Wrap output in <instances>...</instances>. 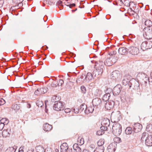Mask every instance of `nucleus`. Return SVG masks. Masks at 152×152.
Wrapping results in <instances>:
<instances>
[{
	"label": "nucleus",
	"instance_id": "9b49d317",
	"mask_svg": "<svg viewBox=\"0 0 152 152\" xmlns=\"http://www.w3.org/2000/svg\"><path fill=\"white\" fill-rule=\"evenodd\" d=\"M121 86L120 85H117L113 88L112 91L113 94L115 96L119 95L121 91Z\"/></svg>",
	"mask_w": 152,
	"mask_h": 152
},
{
	"label": "nucleus",
	"instance_id": "79ce46f5",
	"mask_svg": "<svg viewBox=\"0 0 152 152\" xmlns=\"http://www.w3.org/2000/svg\"><path fill=\"white\" fill-rule=\"evenodd\" d=\"M78 141L79 142L80 144V146L83 144L84 143V140L83 138H79L78 139Z\"/></svg>",
	"mask_w": 152,
	"mask_h": 152
},
{
	"label": "nucleus",
	"instance_id": "a878e982",
	"mask_svg": "<svg viewBox=\"0 0 152 152\" xmlns=\"http://www.w3.org/2000/svg\"><path fill=\"white\" fill-rule=\"evenodd\" d=\"M120 1L125 6H128L131 5L132 4H134L133 1H129V0H120Z\"/></svg>",
	"mask_w": 152,
	"mask_h": 152
},
{
	"label": "nucleus",
	"instance_id": "473e14b6",
	"mask_svg": "<svg viewBox=\"0 0 152 152\" xmlns=\"http://www.w3.org/2000/svg\"><path fill=\"white\" fill-rule=\"evenodd\" d=\"M104 149L103 147H99L96 148L94 150V152H103Z\"/></svg>",
	"mask_w": 152,
	"mask_h": 152
},
{
	"label": "nucleus",
	"instance_id": "1a4fd4ad",
	"mask_svg": "<svg viewBox=\"0 0 152 152\" xmlns=\"http://www.w3.org/2000/svg\"><path fill=\"white\" fill-rule=\"evenodd\" d=\"M127 50L128 52L132 55H137L139 53V48L135 47H129L127 48Z\"/></svg>",
	"mask_w": 152,
	"mask_h": 152
},
{
	"label": "nucleus",
	"instance_id": "dca6fc26",
	"mask_svg": "<svg viewBox=\"0 0 152 152\" xmlns=\"http://www.w3.org/2000/svg\"><path fill=\"white\" fill-rule=\"evenodd\" d=\"M11 133V129L8 128L6 130H4L2 133V136L3 137H9Z\"/></svg>",
	"mask_w": 152,
	"mask_h": 152
},
{
	"label": "nucleus",
	"instance_id": "412c9836",
	"mask_svg": "<svg viewBox=\"0 0 152 152\" xmlns=\"http://www.w3.org/2000/svg\"><path fill=\"white\" fill-rule=\"evenodd\" d=\"M68 148L67 143H63L60 146L61 152H66Z\"/></svg>",
	"mask_w": 152,
	"mask_h": 152
},
{
	"label": "nucleus",
	"instance_id": "774afa93",
	"mask_svg": "<svg viewBox=\"0 0 152 152\" xmlns=\"http://www.w3.org/2000/svg\"><path fill=\"white\" fill-rule=\"evenodd\" d=\"M33 150L32 149L28 150L27 152H33Z\"/></svg>",
	"mask_w": 152,
	"mask_h": 152
},
{
	"label": "nucleus",
	"instance_id": "7c9ffc66",
	"mask_svg": "<svg viewBox=\"0 0 152 152\" xmlns=\"http://www.w3.org/2000/svg\"><path fill=\"white\" fill-rule=\"evenodd\" d=\"M132 131H133V129L132 130V128L131 127H128L125 130V132L126 134H131Z\"/></svg>",
	"mask_w": 152,
	"mask_h": 152
},
{
	"label": "nucleus",
	"instance_id": "cd10ccee",
	"mask_svg": "<svg viewBox=\"0 0 152 152\" xmlns=\"http://www.w3.org/2000/svg\"><path fill=\"white\" fill-rule=\"evenodd\" d=\"M37 152H45V147H43L42 146L39 145L36 147Z\"/></svg>",
	"mask_w": 152,
	"mask_h": 152
},
{
	"label": "nucleus",
	"instance_id": "5fc2aeb1",
	"mask_svg": "<svg viewBox=\"0 0 152 152\" xmlns=\"http://www.w3.org/2000/svg\"><path fill=\"white\" fill-rule=\"evenodd\" d=\"M116 53V51H112L111 52H109V54L110 56H113L115 55Z\"/></svg>",
	"mask_w": 152,
	"mask_h": 152
},
{
	"label": "nucleus",
	"instance_id": "4468645a",
	"mask_svg": "<svg viewBox=\"0 0 152 152\" xmlns=\"http://www.w3.org/2000/svg\"><path fill=\"white\" fill-rule=\"evenodd\" d=\"M47 91L46 89L45 88H38L35 91L34 93L35 95L39 96L46 92Z\"/></svg>",
	"mask_w": 152,
	"mask_h": 152
},
{
	"label": "nucleus",
	"instance_id": "2f4dec72",
	"mask_svg": "<svg viewBox=\"0 0 152 152\" xmlns=\"http://www.w3.org/2000/svg\"><path fill=\"white\" fill-rule=\"evenodd\" d=\"M145 25L147 26L146 27H151L152 26V22L149 20H147L145 21Z\"/></svg>",
	"mask_w": 152,
	"mask_h": 152
},
{
	"label": "nucleus",
	"instance_id": "c85d7f7f",
	"mask_svg": "<svg viewBox=\"0 0 152 152\" xmlns=\"http://www.w3.org/2000/svg\"><path fill=\"white\" fill-rule=\"evenodd\" d=\"M17 147L15 146L13 147H10L7 149L6 152H15Z\"/></svg>",
	"mask_w": 152,
	"mask_h": 152
},
{
	"label": "nucleus",
	"instance_id": "c9c22d12",
	"mask_svg": "<svg viewBox=\"0 0 152 152\" xmlns=\"http://www.w3.org/2000/svg\"><path fill=\"white\" fill-rule=\"evenodd\" d=\"M104 139H101L98 141L97 142V144L98 146H101L104 144Z\"/></svg>",
	"mask_w": 152,
	"mask_h": 152
},
{
	"label": "nucleus",
	"instance_id": "5701e85b",
	"mask_svg": "<svg viewBox=\"0 0 152 152\" xmlns=\"http://www.w3.org/2000/svg\"><path fill=\"white\" fill-rule=\"evenodd\" d=\"M102 73V72L101 70L99 71L96 69L95 70L93 71V75L95 77L98 78L101 76Z\"/></svg>",
	"mask_w": 152,
	"mask_h": 152
},
{
	"label": "nucleus",
	"instance_id": "864d4df0",
	"mask_svg": "<svg viewBox=\"0 0 152 152\" xmlns=\"http://www.w3.org/2000/svg\"><path fill=\"white\" fill-rule=\"evenodd\" d=\"M80 111V109H79L78 108H74L73 110V111L74 112L76 113H78Z\"/></svg>",
	"mask_w": 152,
	"mask_h": 152
},
{
	"label": "nucleus",
	"instance_id": "f3484780",
	"mask_svg": "<svg viewBox=\"0 0 152 152\" xmlns=\"http://www.w3.org/2000/svg\"><path fill=\"white\" fill-rule=\"evenodd\" d=\"M130 76L129 75L125 76L124 77V79L122 80V83L124 85L126 86L128 84L129 86V84L130 83Z\"/></svg>",
	"mask_w": 152,
	"mask_h": 152
},
{
	"label": "nucleus",
	"instance_id": "49530a36",
	"mask_svg": "<svg viewBox=\"0 0 152 152\" xmlns=\"http://www.w3.org/2000/svg\"><path fill=\"white\" fill-rule=\"evenodd\" d=\"M57 85L58 86H61L64 83L63 80L60 79L58 82H57Z\"/></svg>",
	"mask_w": 152,
	"mask_h": 152
},
{
	"label": "nucleus",
	"instance_id": "4be33fe9",
	"mask_svg": "<svg viewBox=\"0 0 152 152\" xmlns=\"http://www.w3.org/2000/svg\"><path fill=\"white\" fill-rule=\"evenodd\" d=\"M52 128V125L49 124L48 123L45 124L43 126V130L46 132L50 131Z\"/></svg>",
	"mask_w": 152,
	"mask_h": 152
},
{
	"label": "nucleus",
	"instance_id": "c756f323",
	"mask_svg": "<svg viewBox=\"0 0 152 152\" xmlns=\"http://www.w3.org/2000/svg\"><path fill=\"white\" fill-rule=\"evenodd\" d=\"M141 49L143 51H145L146 50L148 49L146 47V41L142 43L141 45Z\"/></svg>",
	"mask_w": 152,
	"mask_h": 152
},
{
	"label": "nucleus",
	"instance_id": "9d476101",
	"mask_svg": "<svg viewBox=\"0 0 152 152\" xmlns=\"http://www.w3.org/2000/svg\"><path fill=\"white\" fill-rule=\"evenodd\" d=\"M64 108L63 104L61 102H57L53 106L54 110L56 111H61L64 110Z\"/></svg>",
	"mask_w": 152,
	"mask_h": 152
},
{
	"label": "nucleus",
	"instance_id": "b1692460",
	"mask_svg": "<svg viewBox=\"0 0 152 152\" xmlns=\"http://www.w3.org/2000/svg\"><path fill=\"white\" fill-rule=\"evenodd\" d=\"M94 110V108L93 107H89L86 108L84 112L86 114H88L90 113L93 112Z\"/></svg>",
	"mask_w": 152,
	"mask_h": 152
},
{
	"label": "nucleus",
	"instance_id": "8fccbe9b",
	"mask_svg": "<svg viewBox=\"0 0 152 152\" xmlns=\"http://www.w3.org/2000/svg\"><path fill=\"white\" fill-rule=\"evenodd\" d=\"M99 69H96L98 71H102V72H103V68H104V66H100V67H99Z\"/></svg>",
	"mask_w": 152,
	"mask_h": 152
},
{
	"label": "nucleus",
	"instance_id": "ddd939ff",
	"mask_svg": "<svg viewBox=\"0 0 152 152\" xmlns=\"http://www.w3.org/2000/svg\"><path fill=\"white\" fill-rule=\"evenodd\" d=\"M117 147L116 143L114 142L110 144L107 147V150L109 152H114Z\"/></svg>",
	"mask_w": 152,
	"mask_h": 152
},
{
	"label": "nucleus",
	"instance_id": "37998d69",
	"mask_svg": "<svg viewBox=\"0 0 152 152\" xmlns=\"http://www.w3.org/2000/svg\"><path fill=\"white\" fill-rule=\"evenodd\" d=\"M23 0H12L13 2L16 4H21Z\"/></svg>",
	"mask_w": 152,
	"mask_h": 152
},
{
	"label": "nucleus",
	"instance_id": "3c124183",
	"mask_svg": "<svg viewBox=\"0 0 152 152\" xmlns=\"http://www.w3.org/2000/svg\"><path fill=\"white\" fill-rule=\"evenodd\" d=\"M5 103V101L3 99H0V106L4 104Z\"/></svg>",
	"mask_w": 152,
	"mask_h": 152
},
{
	"label": "nucleus",
	"instance_id": "c03bdc74",
	"mask_svg": "<svg viewBox=\"0 0 152 152\" xmlns=\"http://www.w3.org/2000/svg\"><path fill=\"white\" fill-rule=\"evenodd\" d=\"M12 108L15 110H18L19 108V106L17 104H15L13 105Z\"/></svg>",
	"mask_w": 152,
	"mask_h": 152
},
{
	"label": "nucleus",
	"instance_id": "a18cd8bd",
	"mask_svg": "<svg viewBox=\"0 0 152 152\" xmlns=\"http://www.w3.org/2000/svg\"><path fill=\"white\" fill-rule=\"evenodd\" d=\"M114 140L116 143H119L121 141V139L119 137H116L114 138Z\"/></svg>",
	"mask_w": 152,
	"mask_h": 152
},
{
	"label": "nucleus",
	"instance_id": "0eeeda50",
	"mask_svg": "<svg viewBox=\"0 0 152 152\" xmlns=\"http://www.w3.org/2000/svg\"><path fill=\"white\" fill-rule=\"evenodd\" d=\"M91 62L93 63H95L94 67L95 69H99V67H100L101 66H104V62L100 60L99 58L96 56H95L94 60L92 61Z\"/></svg>",
	"mask_w": 152,
	"mask_h": 152
},
{
	"label": "nucleus",
	"instance_id": "aec40b11",
	"mask_svg": "<svg viewBox=\"0 0 152 152\" xmlns=\"http://www.w3.org/2000/svg\"><path fill=\"white\" fill-rule=\"evenodd\" d=\"M101 100L100 98H95L92 101L93 105V106H98L101 104Z\"/></svg>",
	"mask_w": 152,
	"mask_h": 152
},
{
	"label": "nucleus",
	"instance_id": "f8f14e48",
	"mask_svg": "<svg viewBox=\"0 0 152 152\" xmlns=\"http://www.w3.org/2000/svg\"><path fill=\"white\" fill-rule=\"evenodd\" d=\"M142 128V125L138 123L134 124L133 126V130L135 132H137L141 131Z\"/></svg>",
	"mask_w": 152,
	"mask_h": 152
},
{
	"label": "nucleus",
	"instance_id": "a19ab883",
	"mask_svg": "<svg viewBox=\"0 0 152 152\" xmlns=\"http://www.w3.org/2000/svg\"><path fill=\"white\" fill-rule=\"evenodd\" d=\"M105 130H99L98 131L96 132V134L98 135H101L104 133V131Z\"/></svg>",
	"mask_w": 152,
	"mask_h": 152
},
{
	"label": "nucleus",
	"instance_id": "7ed1b4c3",
	"mask_svg": "<svg viewBox=\"0 0 152 152\" xmlns=\"http://www.w3.org/2000/svg\"><path fill=\"white\" fill-rule=\"evenodd\" d=\"M94 75L91 73L88 72L87 73L86 76L84 80H81L83 78V77L82 76L78 78L77 80V82H78L79 81H80L79 82L80 83H81L82 82H89L91 81L94 78Z\"/></svg>",
	"mask_w": 152,
	"mask_h": 152
},
{
	"label": "nucleus",
	"instance_id": "09e8293b",
	"mask_svg": "<svg viewBox=\"0 0 152 152\" xmlns=\"http://www.w3.org/2000/svg\"><path fill=\"white\" fill-rule=\"evenodd\" d=\"M96 92L97 93L96 95L98 96H99L102 94V91L99 90H96Z\"/></svg>",
	"mask_w": 152,
	"mask_h": 152
},
{
	"label": "nucleus",
	"instance_id": "20e7f679",
	"mask_svg": "<svg viewBox=\"0 0 152 152\" xmlns=\"http://www.w3.org/2000/svg\"><path fill=\"white\" fill-rule=\"evenodd\" d=\"M143 36L148 39L152 38V28L145 27L143 30Z\"/></svg>",
	"mask_w": 152,
	"mask_h": 152
},
{
	"label": "nucleus",
	"instance_id": "bb28decb",
	"mask_svg": "<svg viewBox=\"0 0 152 152\" xmlns=\"http://www.w3.org/2000/svg\"><path fill=\"white\" fill-rule=\"evenodd\" d=\"M104 64L108 66H111L113 64L110 57L107 58L104 63Z\"/></svg>",
	"mask_w": 152,
	"mask_h": 152
},
{
	"label": "nucleus",
	"instance_id": "f257e3e1",
	"mask_svg": "<svg viewBox=\"0 0 152 152\" xmlns=\"http://www.w3.org/2000/svg\"><path fill=\"white\" fill-rule=\"evenodd\" d=\"M141 140L142 142L145 141V145L148 146H152V136L149 135L146 132H144L142 134Z\"/></svg>",
	"mask_w": 152,
	"mask_h": 152
},
{
	"label": "nucleus",
	"instance_id": "39448f33",
	"mask_svg": "<svg viewBox=\"0 0 152 152\" xmlns=\"http://www.w3.org/2000/svg\"><path fill=\"white\" fill-rule=\"evenodd\" d=\"M110 124V120L107 118H104L101 122L102 126L100 127V129L103 130H107L108 127Z\"/></svg>",
	"mask_w": 152,
	"mask_h": 152
},
{
	"label": "nucleus",
	"instance_id": "4d7b16f0",
	"mask_svg": "<svg viewBox=\"0 0 152 152\" xmlns=\"http://www.w3.org/2000/svg\"><path fill=\"white\" fill-rule=\"evenodd\" d=\"M149 82H152V72L151 73V76L149 78L147 77Z\"/></svg>",
	"mask_w": 152,
	"mask_h": 152
},
{
	"label": "nucleus",
	"instance_id": "423d86ee",
	"mask_svg": "<svg viewBox=\"0 0 152 152\" xmlns=\"http://www.w3.org/2000/svg\"><path fill=\"white\" fill-rule=\"evenodd\" d=\"M129 88L131 87L135 90H138L140 88V84L139 82L135 79H133L130 80L129 84Z\"/></svg>",
	"mask_w": 152,
	"mask_h": 152
},
{
	"label": "nucleus",
	"instance_id": "6ab92c4d",
	"mask_svg": "<svg viewBox=\"0 0 152 152\" xmlns=\"http://www.w3.org/2000/svg\"><path fill=\"white\" fill-rule=\"evenodd\" d=\"M114 105V102L113 101L107 102L105 104V108L107 110H110L112 108Z\"/></svg>",
	"mask_w": 152,
	"mask_h": 152
},
{
	"label": "nucleus",
	"instance_id": "a211bd4d",
	"mask_svg": "<svg viewBox=\"0 0 152 152\" xmlns=\"http://www.w3.org/2000/svg\"><path fill=\"white\" fill-rule=\"evenodd\" d=\"M118 52L121 55H124L127 53L128 51L127 48L126 47H122L119 49Z\"/></svg>",
	"mask_w": 152,
	"mask_h": 152
},
{
	"label": "nucleus",
	"instance_id": "ea45409f",
	"mask_svg": "<svg viewBox=\"0 0 152 152\" xmlns=\"http://www.w3.org/2000/svg\"><path fill=\"white\" fill-rule=\"evenodd\" d=\"M86 105L84 104H82L80 107V110L81 112L83 111L85 109H86Z\"/></svg>",
	"mask_w": 152,
	"mask_h": 152
},
{
	"label": "nucleus",
	"instance_id": "338daca9",
	"mask_svg": "<svg viewBox=\"0 0 152 152\" xmlns=\"http://www.w3.org/2000/svg\"><path fill=\"white\" fill-rule=\"evenodd\" d=\"M82 152H90L87 149H84L83 150Z\"/></svg>",
	"mask_w": 152,
	"mask_h": 152
},
{
	"label": "nucleus",
	"instance_id": "052dcab7",
	"mask_svg": "<svg viewBox=\"0 0 152 152\" xmlns=\"http://www.w3.org/2000/svg\"><path fill=\"white\" fill-rule=\"evenodd\" d=\"M71 110L69 108H66L64 110V111L66 113H68L71 112Z\"/></svg>",
	"mask_w": 152,
	"mask_h": 152
},
{
	"label": "nucleus",
	"instance_id": "f03ea898",
	"mask_svg": "<svg viewBox=\"0 0 152 152\" xmlns=\"http://www.w3.org/2000/svg\"><path fill=\"white\" fill-rule=\"evenodd\" d=\"M112 132L115 136H119L122 132L121 125L118 123L114 124L112 127Z\"/></svg>",
	"mask_w": 152,
	"mask_h": 152
},
{
	"label": "nucleus",
	"instance_id": "6e6d98bb",
	"mask_svg": "<svg viewBox=\"0 0 152 152\" xmlns=\"http://www.w3.org/2000/svg\"><path fill=\"white\" fill-rule=\"evenodd\" d=\"M3 142L2 140H0V149L3 148Z\"/></svg>",
	"mask_w": 152,
	"mask_h": 152
},
{
	"label": "nucleus",
	"instance_id": "72a5a7b5",
	"mask_svg": "<svg viewBox=\"0 0 152 152\" xmlns=\"http://www.w3.org/2000/svg\"><path fill=\"white\" fill-rule=\"evenodd\" d=\"M0 122L7 125L9 123V121L7 118H3L0 120Z\"/></svg>",
	"mask_w": 152,
	"mask_h": 152
},
{
	"label": "nucleus",
	"instance_id": "f704fd0d",
	"mask_svg": "<svg viewBox=\"0 0 152 152\" xmlns=\"http://www.w3.org/2000/svg\"><path fill=\"white\" fill-rule=\"evenodd\" d=\"M146 47L148 49H150L152 48V42L151 41H146Z\"/></svg>",
	"mask_w": 152,
	"mask_h": 152
},
{
	"label": "nucleus",
	"instance_id": "69168bd1",
	"mask_svg": "<svg viewBox=\"0 0 152 152\" xmlns=\"http://www.w3.org/2000/svg\"><path fill=\"white\" fill-rule=\"evenodd\" d=\"M62 3V1H61L59 0L57 3V5H61Z\"/></svg>",
	"mask_w": 152,
	"mask_h": 152
},
{
	"label": "nucleus",
	"instance_id": "4c0bfd02",
	"mask_svg": "<svg viewBox=\"0 0 152 152\" xmlns=\"http://www.w3.org/2000/svg\"><path fill=\"white\" fill-rule=\"evenodd\" d=\"M146 76V75L144 73H139L137 75V77H140V79H142L143 80V77H145V78H147Z\"/></svg>",
	"mask_w": 152,
	"mask_h": 152
},
{
	"label": "nucleus",
	"instance_id": "13d9d810",
	"mask_svg": "<svg viewBox=\"0 0 152 152\" xmlns=\"http://www.w3.org/2000/svg\"><path fill=\"white\" fill-rule=\"evenodd\" d=\"M5 124H3L1 123H0V130H2Z\"/></svg>",
	"mask_w": 152,
	"mask_h": 152
},
{
	"label": "nucleus",
	"instance_id": "58836bf2",
	"mask_svg": "<svg viewBox=\"0 0 152 152\" xmlns=\"http://www.w3.org/2000/svg\"><path fill=\"white\" fill-rule=\"evenodd\" d=\"M37 105L39 107H41L43 105H44L43 102L40 100H37L36 102Z\"/></svg>",
	"mask_w": 152,
	"mask_h": 152
},
{
	"label": "nucleus",
	"instance_id": "2eb2a0df",
	"mask_svg": "<svg viewBox=\"0 0 152 152\" xmlns=\"http://www.w3.org/2000/svg\"><path fill=\"white\" fill-rule=\"evenodd\" d=\"M110 92H111V90L110 89H107L106 91V94H105L102 98L103 100L104 101L106 102L110 98V94L108 92L109 91H110Z\"/></svg>",
	"mask_w": 152,
	"mask_h": 152
},
{
	"label": "nucleus",
	"instance_id": "e433bc0d",
	"mask_svg": "<svg viewBox=\"0 0 152 152\" xmlns=\"http://www.w3.org/2000/svg\"><path fill=\"white\" fill-rule=\"evenodd\" d=\"M113 64L115 63L118 60V58L117 57H110Z\"/></svg>",
	"mask_w": 152,
	"mask_h": 152
},
{
	"label": "nucleus",
	"instance_id": "393cba45",
	"mask_svg": "<svg viewBox=\"0 0 152 152\" xmlns=\"http://www.w3.org/2000/svg\"><path fill=\"white\" fill-rule=\"evenodd\" d=\"M73 148L76 152H81V149L79 145L77 143H75L73 145Z\"/></svg>",
	"mask_w": 152,
	"mask_h": 152
},
{
	"label": "nucleus",
	"instance_id": "e2e57ef3",
	"mask_svg": "<svg viewBox=\"0 0 152 152\" xmlns=\"http://www.w3.org/2000/svg\"><path fill=\"white\" fill-rule=\"evenodd\" d=\"M67 6H69L70 8H72V7H75V4H72L67 5Z\"/></svg>",
	"mask_w": 152,
	"mask_h": 152
},
{
	"label": "nucleus",
	"instance_id": "de8ad7c7",
	"mask_svg": "<svg viewBox=\"0 0 152 152\" xmlns=\"http://www.w3.org/2000/svg\"><path fill=\"white\" fill-rule=\"evenodd\" d=\"M81 89L83 93H85L86 92V89L84 86H82L81 87Z\"/></svg>",
	"mask_w": 152,
	"mask_h": 152
},
{
	"label": "nucleus",
	"instance_id": "bf43d9fd",
	"mask_svg": "<svg viewBox=\"0 0 152 152\" xmlns=\"http://www.w3.org/2000/svg\"><path fill=\"white\" fill-rule=\"evenodd\" d=\"M24 148V146H21L19 149L18 152H23V149Z\"/></svg>",
	"mask_w": 152,
	"mask_h": 152
},
{
	"label": "nucleus",
	"instance_id": "6e6552de",
	"mask_svg": "<svg viewBox=\"0 0 152 152\" xmlns=\"http://www.w3.org/2000/svg\"><path fill=\"white\" fill-rule=\"evenodd\" d=\"M121 77L120 72L118 70L113 71L111 75V78L114 80H119L121 79Z\"/></svg>",
	"mask_w": 152,
	"mask_h": 152
},
{
	"label": "nucleus",
	"instance_id": "603ef678",
	"mask_svg": "<svg viewBox=\"0 0 152 152\" xmlns=\"http://www.w3.org/2000/svg\"><path fill=\"white\" fill-rule=\"evenodd\" d=\"M57 84L56 83V82L55 81H53L52 82L51 84V86L52 87H55L57 86Z\"/></svg>",
	"mask_w": 152,
	"mask_h": 152
},
{
	"label": "nucleus",
	"instance_id": "0e129e2a",
	"mask_svg": "<svg viewBox=\"0 0 152 152\" xmlns=\"http://www.w3.org/2000/svg\"><path fill=\"white\" fill-rule=\"evenodd\" d=\"M90 147L92 149H94L95 148V145L93 144H91L90 146Z\"/></svg>",
	"mask_w": 152,
	"mask_h": 152
},
{
	"label": "nucleus",
	"instance_id": "680f3d73",
	"mask_svg": "<svg viewBox=\"0 0 152 152\" xmlns=\"http://www.w3.org/2000/svg\"><path fill=\"white\" fill-rule=\"evenodd\" d=\"M4 3V1L3 0H0V8L2 7Z\"/></svg>",
	"mask_w": 152,
	"mask_h": 152
}]
</instances>
